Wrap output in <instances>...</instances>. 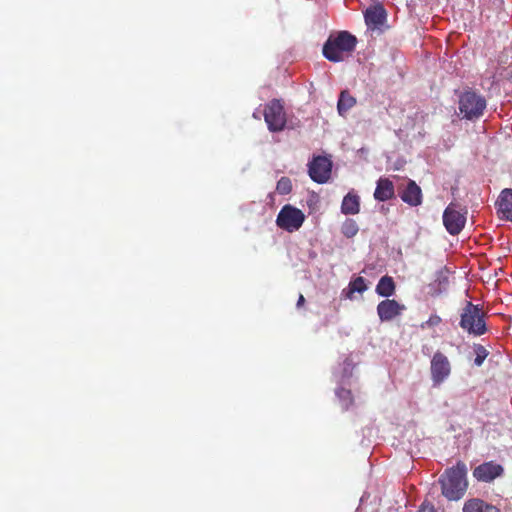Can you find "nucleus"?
Listing matches in <instances>:
<instances>
[{"instance_id":"f257e3e1","label":"nucleus","mask_w":512,"mask_h":512,"mask_svg":"<svg viewBox=\"0 0 512 512\" xmlns=\"http://www.w3.org/2000/svg\"><path fill=\"white\" fill-rule=\"evenodd\" d=\"M466 476L467 467L461 461L457 462L455 466L446 469L439 478L442 495L450 501L461 499L468 488Z\"/></svg>"},{"instance_id":"f03ea898","label":"nucleus","mask_w":512,"mask_h":512,"mask_svg":"<svg viewBox=\"0 0 512 512\" xmlns=\"http://www.w3.org/2000/svg\"><path fill=\"white\" fill-rule=\"evenodd\" d=\"M357 44V38L348 31L330 35L323 45V55L331 62H341L351 54Z\"/></svg>"},{"instance_id":"7ed1b4c3","label":"nucleus","mask_w":512,"mask_h":512,"mask_svg":"<svg viewBox=\"0 0 512 512\" xmlns=\"http://www.w3.org/2000/svg\"><path fill=\"white\" fill-rule=\"evenodd\" d=\"M487 101L483 95L472 89L464 90L458 98L459 115L466 120H477L483 116Z\"/></svg>"},{"instance_id":"20e7f679","label":"nucleus","mask_w":512,"mask_h":512,"mask_svg":"<svg viewBox=\"0 0 512 512\" xmlns=\"http://www.w3.org/2000/svg\"><path fill=\"white\" fill-rule=\"evenodd\" d=\"M484 317L482 308L468 301L462 309L459 325L469 334L481 336L487 331Z\"/></svg>"},{"instance_id":"39448f33","label":"nucleus","mask_w":512,"mask_h":512,"mask_svg":"<svg viewBox=\"0 0 512 512\" xmlns=\"http://www.w3.org/2000/svg\"><path fill=\"white\" fill-rule=\"evenodd\" d=\"M466 207L451 202L443 212V224L450 235H458L466 224Z\"/></svg>"},{"instance_id":"423d86ee","label":"nucleus","mask_w":512,"mask_h":512,"mask_svg":"<svg viewBox=\"0 0 512 512\" xmlns=\"http://www.w3.org/2000/svg\"><path fill=\"white\" fill-rule=\"evenodd\" d=\"M264 120L270 132L284 130L287 122L284 105L279 99H272L264 106Z\"/></svg>"},{"instance_id":"0eeeda50","label":"nucleus","mask_w":512,"mask_h":512,"mask_svg":"<svg viewBox=\"0 0 512 512\" xmlns=\"http://www.w3.org/2000/svg\"><path fill=\"white\" fill-rule=\"evenodd\" d=\"M304 220L305 215L300 209L287 204L278 213L276 224L287 232H294L302 226Z\"/></svg>"},{"instance_id":"6e6552de","label":"nucleus","mask_w":512,"mask_h":512,"mask_svg":"<svg viewBox=\"0 0 512 512\" xmlns=\"http://www.w3.org/2000/svg\"><path fill=\"white\" fill-rule=\"evenodd\" d=\"M332 171V162L325 156L314 157L308 164V172L310 178L319 184L326 183Z\"/></svg>"},{"instance_id":"1a4fd4ad","label":"nucleus","mask_w":512,"mask_h":512,"mask_svg":"<svg viewBox=\"0 0 512 512\" xmlns=\"http://www.w3.org/2000/svg\"><path fill=\"white\" fill-rule=\"evenodd\" d=\"M430 369L434 385L441 384L448 378L451 372V366L448 358L439 351L433 355Z\"/></svg>"},{"instance_id":"9d476101","label":"nucleus","mask_w":512,"mask_h":512,"mask_svg":"<svg viewBox=\"0 0 512 512\" xmlns=\"http://www.w3.org/2000/svg\"><path fill=\"white\" fill-rule=\"evenodd\" d=\"M504 468L493 461L484 462L477 466L473 471V476L482 482H492L497 477L502 476Z\"/></svg>"},{"instance_id":"9b49d317","label":"nucleus","mask_w":512,"mask_h":512,"mask_svg":"<svg viewBox=\"0 0 512 512\" xmlns=\"http://www.w3.org/2000/svg\"><path fill=\"white\" fill-rule=\"evenodd\" d=\"M405 306L400 304L394 299H386L377 305V314L381 321H391L395 317L399 316Z\"/></svg>"},{"instance_id":"f8f14e48","label":"nucleus","mask_w":512,"mask_h":512,"mask_svg":"<svg viewBox=\"0 0 512 512\" xmlns=\"http://www.w3.org/2000/svg\"><path fill=\"white\" fill-rule=\"evenodd\" d=\"M399 196L403 202L412 207L422 204V190L413 180H408L406 187L399 192Z\"/></svg>"},{"instance_id":"ddd939ff","label":"nucleus","mask_w":512,"mask_h":512,"mask_svg":"<svg viewBox=\"0 0 512 512\" xmlns=\"http://www.w3.org/2000/svg\"><path fill=\"white\" fill-rule=\"evenodd\" d=\"M497 214L501 219L512 222V189H504L496 202Z\"/></svg>"},{"instance_id":"4468645a","label":"nucleus","mask_w":512,"mask_h":512,"mask_svg":"<svg viewBox=\"0 0 512 512\" xmlns=\"http://www.w3.org/2000/svg\"><path fill=\"white\" fill-rule=\"evenodd\" d=\"M395 196V188L393 182L389 178L381 177L376 183L374 198L379 202L388 201Z\"/></svg>"},{"instance_id":"2eb2a0df","label":"nucleus","mask_w":512,"mask_h":512,"mask_svg":"<svg viewBox=\"0 0 512 512\" xmlns=\"http://www.w3.org/2000/svg\"><path fill=\"white\" fill-rule=\"evenodd\" d=\"M463 512H501L500 509L480 498H471L465 501Z\"/></svg>"},{"instance_id":"dca6fc26","label":"nucleus","mask_w":512,"mask_h":512,"mask_svg":"<svg viewBox=\"0 0 512 512\" xmlns=\"http://www.w3.org/2000/svg\"><path fill=\"white\" fill-rule=\"evenodd\" d=\"M386 19V11L381 5L369 7L365 12V22L368 26L379 27Z\"/></svg>"},{"instance_id":"f3484780","label":"nucleus","mask_w":512,"mask_h":512,"mask_svg":"<svg viewBox=\"0 0 512 512\" xmlns=\"http://www.w3.org/2000/svg\"><path fill=\"white\" fill-rule=\"evenodd\" d=\"M341 212L345 215H356L360 212V197L354 191H350L344 196Z\"/></svg>"},{"instance_id":"a211bd4d","label":"nucleus","mask_w":512,"mask_h":512,"mask_svg":"<svg viewBox=\"0 0 512 512\" xmlns=\"http://www.w3.org/2000/svg\"><path fill=\"white\" fill-rule=\"evenodd\" d=\"M396 285L391 276L385 275L380 278L376 285L375 291L381 297H390L395 293Z\"/></svg>"},{"instance_id":"6ab92c4d","label":"nucleus","mask_w":512,"mask_h":512,"mask_svg":"<svg viewBox=\"0 0 512 512\" xmlns=\"http://www.w3.org/2000/svg\"><path fill=\"white\" fill-rule=\"evenodd\" d=\"M355 104L356 99L348 91H342L337 103L338 113L341 116L345 115Z\"/></svg>"},{"instance_id":"aec40b11","label":"nucleus","mask_w":512,"mask_h":512,"mask_svg":"<svg viewBox=\"0 0 512 512\" xmlns=\"http://www.w3.org/2000/svg\"><path fill=\"white\" fill-rule=\"evenodd\" d=\"M366 290H367V285H366L365 279L361 276H358L350 281L347 291L343 290V293H345V296L348 299H353V294L355 292L363 293Z\"/></svg>"},{"instance_id":"412c9836","label":"nucleus","mask_w":512,"mask_h":512,"mask_svg":"<svg viewBox=\"0 0 512 512\" xmlns=\"http://www.w3.org/2000/svg\"><path fill=\"white\" fill-rule=\"evenodd\" d=\"M358 231L359 227L354 219L348 218L341 225V233L347 238H353Z\"/></svg>"},{"instance_id":"4be33fe9","label":"nucleus","mask_w":512,"mask_h":512,"mask_svg":"<svg viewBox=\"0 0 512 512\" xmlns=\"http://www.w3.org/2000/svg\"><path fill=\"white\" fill-rule=\"evenodd\" d=\"M276 190L280 194H288L292 191V183L288 177H281L276 185Z\"/></svg>"},{"instance_id":"5701e85b","label":"nucleus","mask_w":512,"mask_h":512,"mask_svg":"<svg viewBox=\"0 0 512 512\" xmlns=\"http://www.w3.org/2000/svg\"><path fill=\"white\" fill-rule=\"evenodd\" d=\"M475 352H476V357H475L474 363L477 366H481L483 361L487 357L488 353H487L486 349L481 345H477L475 347Z\"/></svg>"},{"instance_id":"b1692460","label":"nucleus","mask_w":512,"mask_h":512,"mask_svg":"<svg viewBox=\"0 0 512 512\" xmlns=\"http://www.w3.org/2000/svg\"><path fill=\"white\" fill-rule=\"evenodd\" d=\"M418 512H436V509L433 504L425 501L421 504Z\"/></svg>"},{"instance_id":"393cba45","label":"nucleus","mask_w":512,"mask_h":512,"mask_svg":"<svg viewBox=\"0 0 512 512\" xmlns=\"http://www.w3.org/2000/svg\"><path fill=\"white\" fill-rule=\"evenodd\" d=\"M440 323H441V318H440L438 315H436V314L431 315V316L429 317V319L427 320V322H426V324H427L428 326H437V325H439Z\"/></svg>"},{"instance_id":"a878e982","label":"nucleus","mask_w":512,"mask_h":512,"mask_svg":"<svg viewBox=\"0 0 512 512\" xmlns=\"http://www.w3.org/2000/svg\"><path fill=\"white\" fill-rule=\"evenodd\" d=\"M338 396L341 397V398H349L350 399V403H352L351 391L350 390L340 389L339 392H338Z\"/></svg>"},{"instance_id":"bb28decb","label":"nucleus","mask_w":512,"mask_h":512,"mask_svg":"<svg viewBox=\"0 0 512 512\" xmlns=\"http://www.w3.org/2000/svg\"><path fill=\"white\" fill-rule=\"evenodd\" d=\"M305 302V298L302 294L299 295L298 301H297V307H301Z\"/></svg>"}]
</instances>
